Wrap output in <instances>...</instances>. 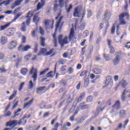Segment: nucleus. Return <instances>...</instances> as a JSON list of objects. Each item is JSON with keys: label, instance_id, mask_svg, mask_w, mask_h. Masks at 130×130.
<instances>
[{"label": "nucleus", "instance_id": "obj_28", "mask_svg": "<svg viewBox=\"0 0 130 130\" xmlns=\"http://www.w3.org/2000/svg\"><path fill=\"white\" fill-rule=\"evenodd\" d=\"M28 72L27 68H22L20 71L21 74L25 76Z\"/></svg>", "mask_w": 130, "mask_h": 130}, {"label": "nucleus", "instance_id": "obj_20", "mask_svg": "<svg viewBox=\"0 0 130 130\" xmlns=\"http://www.w3.org/2000/svg\"><path fill=\"white\" fill-rule=\"evenodd\" d=\"M119 114L121 118H123V117H125V114H126V113L125 110H121L119 111Z\"/></svg>", "mask_w": 130, "mask_h": 130}, {"label": "nucleus", "instance_id": "obj_36", "mask_svg": "<svg viewBox=\"0 0 130 130\" xmlns=\"http://www.w3.org/2000/svg\"><path fill=\"white\" fill-rule=\"evenodd\" d=\"M45 42V39L44 38H41V46H45V44L44 43Z\"/></svg>", "mask_w": 130, "mask_h": 130}, {"label": "nucleus", "instance_id": "obj_7", "mask_svg": "<svg viewBox=\"0 0 130 130\" xmlns=\"http://www.w3.org/2000/svg\"><path fill=\"white\" fill-rule=\"evenodd\" d=\"M77 38L75 37V30H74V28H71L70 34L69 35V40L71 41V42L75 43L76 42Z\"/></svg>", "mask_w": 130, "mask_h": 130}, {"label": "nucleus", "instance_id": "obj_18", "mask_svg": "<svg viewBox=\"0 0 130 130\" xmlns=\"http://www.w3.org/2000/svg\"><path fill=\"white\" fill-rule=\"evenodd\" d=\"M119 85L122 87V88H125L127 86V82L125 80L122 79L119 83Z\"/></svg>", "mask_w": 130, "mask_h": 130}, {"label": "nucleus", "instance_id": "obj_60", "mask_svg": "<svg viewBox=\"0 0 130 130\" xmlns=\"http://www.w3.org/2000/svg\"><path fill=\"white\" fill-rule=\"evenodd\" d=\"M30 116H31V115H30V114H29L28 115L27 114H25L23 117L22 119L24 120V119H25V118H29V117H30Z\"/></svg>", "mask_w": 130, "mask_h": 130}, {"label": "nucleus", "instance_id": "obj_61", "mask_svg": "<svg viewBox=\"0 0 130 130\" xmlns=\"http://www.w3.org/2000/svg\"><path fill=\"white\" fill-rule=\"evenodd\" d=\"M61 85H63V86H66L67 85V82L65 81V80H62L60 81Z\"/></svg>", "mask_w": 130, "mask_h": 130}, {"label": "nucleus", "instance_id": "obj_37", "mask_svg": "<svg viewBox=\"0 0 130 130\" xmlns=\"http://www.w3.org/2000/svg\"><path fill=\"white\" fill-rule=\"evenodd\" d=\"M2 5H5V6H8V5H10V2L9 1H5L3 2L0 3V7H2Z\"/></svg>", "mask_w": 130, "mask_h": 130}, {"label": "nucleus", "instance_id": "obj_9", "mask_svg": "<svg viewBox=\"0 0 130 130\" xmlns=\"http://www.w3.org/2000/svg\"><path fill=\"white\" fill-rule=\"evenodd\" d=\"M60 15H61V14L60 13H59L57 17H55V20H57L58 19H59L58 21L57 22V24H56V29H57V28H58L59 24H60L61 21H62V19H63V16H60Z\"/></svg>", "mask_w": 130, "mask_h": 130}, {"label": "nucleus", "instance_id": "obj_42", "mask_svg": "<svg viewBox=\"0 0 130 130\" xmlns=\"http://www.w3.org/2000/svg\"><path fill=\"white\" fill-rule=\"evenodd\" d=\"M55 34H54L53 36V40H54V46L55 47H57V41H56V38H55Z\"/></svg>", "mask_w": 130, "mask_h": 130}, {"label": "nucleus", "instance_id": "obj_17", "mask_svg": "<svg viewBox=\"0 0 130 130\" xmlns=\"http://www.w3.org/2000/svg\"><path fill=\"white\" fill-rule=\"evenodd\" d=\"M12 23L13 22L11 21V22H9L5 24V25H1L0 26V31H4V30H5V29H7V28L10 26V25H11Z\"/></svg>", "mask_w": 130, "mask_h": 130}, {"label": "nucleus", "instance_id": "obj_29", "mask_svg": "<svg viewBox=\"0 0 130 130\" xmlns=\"http://www.w3.org/2000/svg\"><path fill=\"white\" fill-rule=\"evenodd\" d=\"M8 42V39L6 37H3L1 38V43L2 44H5Z\"/></svg>", "mask_w": 130, "mask_h": 130}, {"label": "nucleus", "instance_id": "obj_32", "mask_svg": "<svg viewBox=\"0 0 130 130\" xmlns=\"http://www.w3.org/2000/svg\"><path fill=\"white\" fill-rule=\"evenodd\" d=\"M33 21L34 22H35V23L36 24H37V23H38V22H39V21H40V18H39L38 16H37V15H35L34 17V18H33Z\"/></svg>", "mask_w": 130, "mask_h": 130}, {"label": "nucleus", "instance_id": "obj_2", "mask_svg": "<svg viewBox=\"0 0 130 130\" xmlns=\"http://www.w3.org/2000/svg\"><path fill=\"white\" fill-rule=\"evenodd\" d=\"M126 18V19H129V15L128 14V12L127 11L126 12L122 13L119 15V21H120V25H125L126 23L125 22V20L123 19L124 18Z\"/></svg>", "mask_w": 130, "mask_h": 130}, {"label": "nucleus", "instance_id": "obj_40", "mask_svg": "<svg viewBox=\"0 0 130 130\" xmlns=\"http://www.w3.org/2000/svg\"><path fill=\"white\" fill-rule=\"evenodd\" d=\"M35 86V84L33 83V81L32 80H30L29 83V89H32L33 87Z\"/></svg>", "mask_w": 130, "mask_h": 130}, {"label": "nucleus", "instance_id": "obj_55", "mask_svg": "<svg viewBox=\"0 0 130 130\" xmlns=\"http://www.w3.org/2000/svg\"><path fill=\"white\" fill-rule=\"evenodd\" d=\"M115 32V25L114 24L111 29V34H114Z\"/></svg>", "mask_w": 130, "mask_h": 130}, {"label": "nucleus", "instance_id": "obj_22", "mask_svg": "<svg viewBox=\"0 0 130 130\" xmlns=\"http://www.w3.org/2000/svg\"><path fill=\"white\" fill-rule=\"evenodd\" d=\"M80 109L83 110L84 109H88L89 108V105H83L82 103L80 104L79 105Z\"/></svg>", "mask_w": 130, "mask_h": 130}, {"label": "nucleus", "instance_id": "obj_49", "mask_svg": "<svg viewBox=\"0 0 130 130\" xmlns=\"http://www.w3.org/2000/svg\"><path fill=\"white\" fill-rule=\"evenodd\" d=\"M109 48L110 49V53L113 54L114 52H115V50L114 49V48L112 46L111 47H109Z\"/></svg>", "mask_w": 130, "mask_h": 130}, {"label": "nucleus", "instance_id": "obj_63", "mask_svg": "<svg viewBox=\"0 0 130 130\" xmlns=\"http://www.w3.org/2000/svg\"><path fill=\"white\" fill-rule=\"evenodd\" d=\"M61 130H68V127H67V126L66 124H64L63 125L62 128Z\"/></svg>", "mask_w": 130, "mask_h": 130}, {"label": "nucleus", "instance_id": "obj_58", "mask_svg": "<svg viewBox=\"0 0 130 130\" xmlns=\"http://www.w3.org/2000/svg\"><path fill=\"white\" fill-rule=\"evenodd\" d=\"M103 56L105 57L106 60H109L110 59V57H109V56H107L105 54H103Z\"/></svg>", "mask_w": 130, "mask_h": 130}, {"label": "nucleus", "instance_id": "obj_33", "mask_svg": "<svg viewBox=\"0 0 130 130\" xmlns=\"http://www.w3.org/2000/svg\"><path fill=\"white\" fill-rule=\"evenodd\" d=\"M21 15H23V13H19L14 18V19L12 20V21L11 22H15V21H16V20H17V19L18 18H20V17H21Z\"/></svg>", "mask_w": 130, "mask_h": 130}, {"label": "nucleus", "instance_id": "obj_43", "mask_svg": "<svg viewBox=\"0 0 130 130\" xmlns=\"http://www.w3.org/2000/svg\"><path fill=\"white\" fill-rule=\"evenodd\" d=\"M50 24H52V22L50 20H46L45 21V25L46 27H47V26H49Z\"/></svg>", "mask_w": 130, "mask_h": 130}, {"label": "nucleus", "instance_id": "obj_21", "mask_svg": "<svg viewBox=\"0 0 130 130\" xmlns=\"http://www.w3.org/2000/svg\"><path fill=\"white\" fill-rule=\"evenodd\" d=\"M30 13L31 12H28L27 16H26V18H27V19L26 21V23L27 26H29V25H30V21H31V18L29 17V15H30Z\"/></svg>", "mask_w": 130, "mask_h": 130}, {"label": "nucleus", "instance_id": "obj_35", "mask_svg": "<svg viewBox=\"0 0 130 130\" xmlns=\"http://www.w3.org/2000/svg\"><path fill=\"white\" fill-rule=\"evenodd\" d=\"M24 45H20V46L18 48V51H20V52L24 51Z\"/></svg>", "mask_w": 130, "mask_h": 130}, {"label": "nucleus", "instance_id": "obj_45", "mask_svg": "<svg viewBox=\"0 0 130 130\" xmlns=\"http://www.w3.org/2000/svg\"><path fill=\"white\" fill-rule=\"evenodd\" d=\"M74 72V68L73 67H69L68 69V73L69 75L72 74Z\"/></svg>", "mask_w": 130, "mask_h": 130}, {"label": "nucleus", "instance_id": "obj_44", "mask_svg": "<svg viewBox=\"0 0 130 130\" xmlns=\"http://www.w3.org/2000/svg\"><path fill=\"white\" fill-rule=\"evenodd\" d=\"M11 114H12V113L11 112V111H9L7 113H5V114L4 115V117H8L9 116H11Z\"/></svg>", "mask_w": 130, "mask_h": 130}, {"label": "nucleus", "instance_id": "obj_41", "mask_svg": "<svg viewBox=\"0 0 130 130\" xmlns=\"http://www.w3.org/2000/svg\"><path fill=\"white\" fill-rule=\"evenodd\" d=\"M21 110H22V109H19L17 111L14 112V115L13 116V118H15V117H16V116H18V115H19V112H20Z\"/></svg>", "mask_w": 130, "mask_h": 130}, {"label": "nucleus", "instance_id": "obj_62", "mask_svg": "<svg viewBox=\"0 0 130 130\" xmlns=\"http://www.w3.org/2000/svg\"><path fill=\"white\" fill-rule=\"evenodd\" d=\"M89 35V31L88 30H85L84 32V37H87V36Z\"/></svg>", "mask_w": 130, "mask_h": 130}, {"label": "nucleus", "instance_id": "obj_46", "mask_svg": "<svg viewBox=\"0 0 130 130\" xmlns=\"http://www.w3.org/2000/svg\"><path fill=\"white\" fill-rule=\"evenodd\" d=\"M24 85H25V82H22L20 84L19 88L18 89L19 91L21 92L22 91V89H23V87H24Z\"/></svg>", "mask_w": 130, "mask_h": 130}, {"label": "nucleus", "instance_id": "obj_48", "mask_svg": "<svg viewBox=\"0 0 130 130\" xmlns=\"http://www.w3.org/2000/svg\"><path fill=\"white\" fill-rule=\"evenodd\" d=\"M112 102H113V101H112V100L111 99H109L106 103V105H108L109 106H110V105H111V104H112Z\"/></svg>", "mask_w": 130, "mask_h": 130}, {"label": "nucleus", "instance_id": "obj_15", "mask_svg": "<svg viewBox=\"0 0 130 130\" xmlns=\"http://www.w3.org/2000/svg\"><path fill=\"white\" fill-rule=\"evenodd\" d=\"M33 101H34V99H32L29 102L24 104L23 106V108H26V109H28V108H29L30 106H31V104L33 103Z\"/></svg>", "mask_w": 130, "mask_h": 130}, {"label": "nucleus", "instance_id": "obj_3", "mask_svg": "<svg viewBox=\"0 0 130 130\" xmlns=\"http://www.w3.org/2000/svg\"><path fill=\"white\" fill-rule=\"evenodd\" d=\"M54 49H52L50 50L49 51L47 52V49L42 48L40 50L39 53L37 54L38 56H40V55H45L46 56L50 55L53 52Z\"/></svg>", "mask_w": 130, "mask_h": 130}, {"label": "nucleus", "instance_id": "obj_64", "mask_svg": "<svg viewBox=\"0 0 130 130\" xmlns=\"http://www.w3.org/2000/svg\"><path fill=\"white\" fill-rule=\"evenodd\" d=\"M125 47L128 49L130 48V42L126 43V44L125 45Z\"/></svg>", "mask_w": 130, "mask_h": 130}, {"label": "nucleus", "instance_id": "obj_50", "mask_svg": "<svg viewBox=\"0 0 130 130\" xmlns=\"http://www.w3.org/2000/svg\"><path fill=\"white\" fill-rule=\"evenodd\" d=\"M31 49V46L30 45H26L24 47V51H27L29 50V49Z\"/></svg>", "mask_w": 130, "mask_h": 130}, {"label": "nucleus", "instance_id": "obj_30", "mask_svg": "<svg viewBox=\"0 0 130 130\" xmlns=\"http://www.w3.org/2000/svg\"><path fill=\"white\" fill-rule=\"evenodd\" d=\"M89 52L87 55V57L90 58L91 57V55H92V52H93V46H91L89 47Z\"/></svg>", "mask_w": 130, "mask_h": 130}, {"label": "nucleus", "instance_id": "obj_57", "mask_svg": "<svg viewBox=\"0 0 130 130\" xmlns=\"http://www.w3.org/2000/svg\"><path fill=\"white\" fill-rule=\"evenodd\" d=\"M21 43L22 44L26 43V37L24 36H22Z\"/></svg>", "mask_w": 130, "mask_h": 130}, {"label": "nucleus", "instance_id": "obj_34", "mask_svg": "<svg viewBox=\"0 0 130 130\" xmlns=\"http://www.w3.org/2000/svg\"><path fill=\"white\" fill-rule=\"evenodd\" d=\"M88 72L87 71H83L80 74V77H83V76H85V78H87L86 77H89V76H87V73Z\"/></svg>", "mask_w": 130, "mask_h": 130}, {"label": "nucleus", "instance_id": "obj_31", "mask_svg": "<svg viewBox=\"0 0 130 130\" xmlns=\"http://www.w3.org/2000/svg\"><path fill=\"white\" fill-rule=\"evenodd\" d=\"M26 25L25 24V22H23L21 24V30L23 31V32H25L26 31Z\"/></svg>", "mask_w": 130, "mask_h": 130}, {"label": "nucleus", "instance_id": "obj_16", "mask_svg": "<svg viewBox=\"0 0 130 130\" xmlns=\"http://www.w3.org/2000/svg\"><path fill=\"white\" fill-rule=\"evenodd\" d=\"M45 88H46L45 86L38 87L37 88V93L39 95L42 94V91H44Z\"/></svg>", "mask_w": 130, "mask_h": 130}, {"label": "nucleus", "instance_id": "obj_8", "mask_svg": "<svg viewBox=\"0 0 130 130\" xmlns=\"http://www.w3.org/2000/svg\"><path fill=\"white\" fill-rule=\"evenodd\" d=\"M120 61V56L119 55V54H118V53H117L116 54L115 57L113 60V63L114 66H117V64L119 63Z\"/></svg>", "mask_w": 130, "mask_h": 130}, {"label": "nucleus", "instance_id": "obj_56", "mask_svg": "<svg viewBox=\"0 0 130 130\" xmlns=\"http://www.w3.org/2000/svg\"><path fill=\"white\" fill-rule=\"evenodd\" d=\"M121 127H122V124L119 123L117 127L115 128V129L120 130L121 129Z\"/></svg>", "mask_w": 130, "mask_h": 130}, {"label": "nucleus", "instance_id": "obj_12", "mask_svg": "<svg viewBox=\"0 0 130 130\" xmlns=\"http://www.w3.org/2000/svg\"><path fill=\"white\" fill-rule=\"evenodd\" d=\"M17 124V120H12L9 121L6 124L7 126H9V127H11V126L15 127Z\"/></svg>", "mask_w": 130, "mask_h": 130}, {"label": "nucleus", "instance_id": "obj_6", "mask_svg": "<svg viewBox=\"0 0 130 130\" xmlns=\"http://www.w3.org/2000/svg\"><path fill=\"white\" fill-rule=\"evenodd\" d=\"M29 74H30V75H32V74H33L32 76H31V78L34 79V82H35V81L37 80V78H38L37 69H34V67H32L29 72Z\"/></svg>", "mask_w": 130, "mask_h": 130}, {"label": "nucleus", "instance_id": "obj_10", "mask_svg": "<svg viewBox=\"0 0 130 130\" xmlns=\"http://www.w3.org/2000/svg\"><path fill=\"white\" fill-rule=\"evenodd\" d=\"M111 17V13L108 11H106L105 12L104 14V21L105 22H107L108 21H109L110 19V18Z\"/></svg>", "mask_w": 130, "mask_h": 130}, {"label": "nucleus", "instance_id": "obj_54", "mask_svg": "<svg viewBox=\"0 0 130 130\" xmlns=\"http://www.w3.org/2000/svg\"><path fill=\"white\" fill-rule=\"evenodd\" d=\"M0 73H7V70L5 69V67L0 68Z\"/></svg>", "mask_w": 130, "mask_h": 130}, {"label": "nucleus", "instance_id": "obj_59", "mask_svg": "<svg viewBox=\"0 0 130 130\" xmlns=\"http://www.w3.org/2000/svg\"><path fill=\"white\" fill-rule=\"evenodd\" d=\"M5 58V54L4 53H0V59H4Z\"/></svg>", "mask_w": 130, "mask_h": 130}, {"label": "nucleus", "instance_id": "obj_4", "mask_svg": "<svg viewBox=\"0 0 130 130\" xmlns=\"http://www.w3.org/2000/svg\"><path fill=\"white\" fill-rule=\"evenodd\" d=\"M130 98V89H125L121 95L122 101H125L126 98Z\"/></svg>", "mask_w": 130, "mask_h": 130}, {"label": "nucleus", "instance_id": "obj_25", "mask_svg": "<svg viewBox=\"0 0 130 130\" xmlns=\"http://www.w3.org/2000/svg\"><path fill=\"white\" fill-rule=\"evenodd\" d=\"M86 78L84 80V87H88L89 85V76H86Z\"/></svg>", "mask_w": 130, "mask_h": 130}, {"label": "nucleus", "instance_id": "obj_26", "mask_svg": "<svg viewBox=\"0 0 130 130\" xmlns=\"http://www.w3.org/2000/svg\"><path fill=\"white\" fill-rule=\"evenodd\" d=\"M38 31V28H36L35 30H34L31 33V36L32 37L35 38L36 36H37V32Z\"/></svg>", "mask_w": 130, "mask_h": 130}, {"label": "nucleus", "instance_id": "obj_11", "mask_svg": "<svg viewBox=\"0 0 130 130\" xmlns=\"http://www.w3.org/2000/svg\"><path fill=\"white\" fill-rule=\"evenodd\" d=\"M18 43L16 41H12L9 43V49L11 50V49H14V48H16L17 47V45Z\"/></svg>", "mask_w": 130, "mask_h": 130}, {"label": "nucleus", "instance_id": "obj_51", "mask_svg": "<svg viewBox=\"0 0 130 130\" xmlns=\"http://www.w3.org/2000/svg\"><path fill=\"white\" fill-rule=\"evenodd\" d=\"M87 102H92L93 101V96H89L87 98Z\"/></svg>", "mask_w": 130, "mask_h": 130}, {"label": "nucleus", "instance_id": "obj_13", "mask_svg": "<svg viewBox=\"0 0 130 130\" xmlns=\"http://www.w3.org/2000/svg\"><path fill=\"white\" fill-rule=\"evenodd\" d=\"M82 14V11L79 8H75V12L74 13V17H79L80 16H81V14Z\"/></svg>", "mask_w": 130, "mask_h": 130}, {"label": "nucleus", "instance_id": "obj_39", "mask_svg": "<svg viewBox=\"0 0 130 130\" xmlns=\"http://www.w3.org/2000/svg\"><path fill=\"white\" fill-rule=\"evenodd\" d=\"M53 73V72H52V71H51V72H49V73H48L46 74L47 78H53V75H52Z\"/></svg>", "mask_w": 130, "mask_h": 130}, {"label": "nucleus", "instance_id": "obj_1", "mask_svg": "<svg viewBox=\"0 0 130 130\" xmlns=\"http://www.w3.org/2000/svg\"><path fill=\"white\" fill-rule=\"evenodd\" d=\"M85 97V93H82L80 95L79 98L76 99L73 105L71 107V108L69 110L70 113H73L74 111H75V109L76 108V106L77 105V103H79V102H81L82 100H83V98Z\"/></svg>", "mask_w": 130, "mask_h": 130}, {"label": "nucleus", "instance_id": "obj_53", "mask_svg": "<svg viewBox=\"0 0 130 130\" xmlns=\"http://www.w3.org/2000/svg\"><path fill=\"white\" fill-rule=\"evenodd\" d=\"M40 33L41 35H44V30L41 26H40Z\"/></svg>", "mask_w": 130, "mask_h": 130}, {"label": "nucleus", "instance_id": "obj_5", "mask_svg": "<svg viewBox=\"0 0 130 130\" xmlns=\"http://www.w3.org/2000/svg\"><path fill=\"white\" fill-rule=\"evenodd\" d=\"M62 38V35H59L58 37V41L60 44H61V46H63L64 44H68V43H69V42H68V38L67 37H65L62 40H61Z\"/></svg>", "mask_w": 130, "mask_h": 130}, {"label": "nucleus", "instance_id": "obj_47", "mask_svg": "<svg viewBox=\"0 0 130 130\" xmlns=\"http://www.w3.org/2000/svg\"><path fill=\"white\" fill-rule=\"evenodd\" d=\"M58 2L59 3L60 7L62 8L63 7V6H64V2L63 0H58Z\"/></svg>", "mask_w": 130, "mask_h": 130}, {"label": "nucleus", "instance_id": "obj_52", "mask_svg": "<svg viewBox=\"0 0 130 130\" xmlns=\"http://www.w3.org/2000/svg\"><path fill=\"white\" fill-rule=\"evenodd\" d=\"M8 32L9 33V36H11V35H13V34H14V30H12V29L9 28L8 29Z\"/></svg>", "mask_w": 130, "mask_h": 130}, {"label": "nucleus", "instance_id": "obj_38", "mask_svg": "<svg viewBox=\"0 0 130 130\" xmlns=\"http://www.w3.org/2000/svg\"><path fill=\"white\" fill-rule=\"evenodd\" d=\"M48 71H49V68L46 69L45 70H44V71H42L40 73V76H42V75H44L45 74H46V73H47V72H48Z\"/></svg>", "mask_w": 130, "mask_h": 130}, {"label": "nucleus", "instance_id": "obj_23", "mask_svg": "<svg viewBox=\"0 0 130 130\" xmlns=\"http://www.w3.org/2000/svg\"><path fill=\"white\" fill-rule=\"evenodd\" d=\"M110 82H111V76H108L106 78V80L105 81V84H106V86H108V85H109V83H110Z\"/></svg>", "mask_w": 130, "mask_h": 130}, {"label": "nucleus", "instance_id": "obj_19", "mask_svg": "<svg viewBox=\"0 0 130 130\" xmlns=\"http://www.w3.org/2000/svg\"><path fill=\"white\" fill-rule=\"evenodd\" d=\"M113 108H116L117 109H119L120 108V102L119 101H117L115 104L112 106Z\"/></svg>", "mask_w": 130, "mask_h": 130}, {"label": "nucleus", "instance_id": "obj_14", "mask_svg": "<svg viewBox=\"0 0 130 130\" xmlns=\"http://www.w3.org/2000/svg\"><path fill=\"white\" fill-rule=\"evenodd\" d=\"M41 3L40 2L38 4L37 11H39L40 9L42 8V7L45 4V0H41Z\"/></svg>", "mask_w": 130, "mask_h": 130}, {"label": "nucleus", "instance_id": "obj_24", "mask_svg": "<svg viewBox=\"0 0 130 130\" xmlns=\"http://www.w3.org/2000/svg\"><path fill=\"white\" fill-rule=\"evenodd\" d=\"M93 73L94 74H95V75L101 74V69L99 68H94L93 69Z\"/></svg>", "mask_w": 130, "mask_h": 130}, {"label": "nucleus", "instance_id": "obj_27", "mask_svg": "<svg viewBox=\"0 0 130 130\" xmlns=\"http://www.w3.org/2000/svg\"><path fill=\"white\" fill-rule=\"evenodd\" d=\"M24 0H17L15 1V3L14 4L16 6V7H19L21 4V3Z\"/></svg>", "mask_w": 130, "mask_h": 130}]
</instances>
